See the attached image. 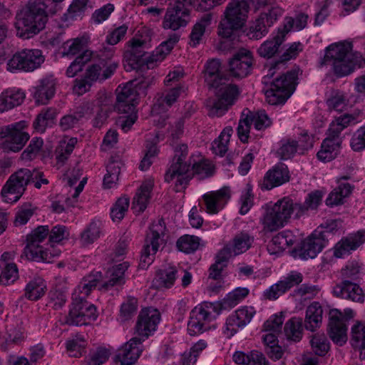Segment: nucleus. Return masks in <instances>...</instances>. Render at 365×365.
Here are the masks:
<instances>
[{"label": "nucleus", "mask_w": 365, "mask_h": 365, "mask_svg": "<svg viewBox=\"0 0 365 365\" xmlns=\"http://www.w3.org/2000/svg\"><path fill=\"white\" fill-rule=\"evenodd\" d=\"M363 233L358 232L356 234L349 235L348 237L342 238L334 247V256L341 257L349 254L350 251L356 250L363 244Z\"/></svg>", "instance_id": "obj_31"}, {"label": "nucleus", "mask_w": 365, "mask_h": 365, "mask_svg": "<svg viewBox=\"0 0 365 365\" xmlns=\"http://www.w3.org/2000/svg\"><path fill=\"white\" fill-rule=\"evenodd\" d=\"M285 35L279 29L277 34L272 38L265 41L257 48L258 54L263 58H271L279 50V46L284 42Z\"/></svg>", "instance_id": "obj_37"}, {"label": "nucleus", "mask_w": 365, "mask_h": 365, "mask_svg": "<svg viewBox=\"0 0 365 365\" xmlns=\"http://www.w3.org/2000/svg\"><path fill=\"white\" fill-rule=\"evenodd\" d=\"M249 293L246 288H237L233 292L229 293L221 304L224 309L232 308L236 306L242 299H244Z\"/></svg>", "instance_id": "obj_63"}, {"label": "nucleus", "mask_w": 365, "mask_h": 365, "mask_svg": "<svg viewBox=\"0 0 365 365\" xmlns=\"http://www.w3.org/2000/svg\"><path fill=\"white\" fill-rule=\"evenodd\" d=\"M97 318L96 307L84 300L82 297H76L71 304L65 323L73 326L88 324Z\"/></svg>", "instance_id": "obj_12"}, {"label": "nucleus", "mask_w": 365, "mask_h": 365, "mask_svg": "<svg viewBox=\"0 0 365 365\" xmlns=\"http://www.w3.org/2000/svg\"><path fill=\"white\" fill-rule=\"evenodd\" d=\"M24 98V93L21 91L9 90L5 91L0 96V106H3L1 110H9L19 106Z\"/></svg>", "instance_id": "obj_45"}, {"label": "nucleus", "mask_w": 365, "mask_h": 365, "mask_svg": "<svg viewBox=\"0 0 365 365\" xmlns=\"http://www.w3.org/2000/svg\"><path fill=\"white\" fill-rule=\"evenodd\" d=\"M232 133L233 130L231 126L225 127L221 132L218 138L214 140L212 149L217 155L223 156L226 153Z\"/></svg>", "instance_id": "obj_55"}, {"label": "nucleus", "mask_w": 365, "mask_h": 365, "mask_svg": "<svg viewBox=\"0 0 365 365\" xmlns=\"http://www.w3.org/2000/svg\"><path fill=\"white\" fill-rule=\"evenodd\" d=\"M46 287L42 279H34L26 284L24 297L29 300L36 301L45 294Z\"/></svg>", "instance_id": "obj_50"}, {"label": "nucleus", "mask_w": 365, "mask_h": 365, "mask_svg": "<svg viewBox=\"0 0 365 365\" xmlns=\"http://www.w3.org/2000/svg\"><path fill=\"white\" fill-rule=\"evenodd\" d=\"M333 292L335 296L353 302L363 303L364 294L361 288L349 280H344L334 287Z\"/></svg>", "instance_id": "obj_28"}, {"label": "nucleus", "mask_w": 365, "mask_h": 365, "mask_svg": "<svg viewBox=\"0 0 365 365\" xmlns=\"http://www.w3.org/2000/svg\"><path fill=\"white\" fill-rule=\"evenodd\" d=\"M347 327L343 321L342 313L336 309L329 312L328 334L335 344L342 346L347 341Z\"/></svg>", "instance_id": "obj_20"}, {"label": "nucleus", "mask_w": 365, "mask_h": 365, "mask_svg": "<svg viewBox=\"0 0 365 365\" xmlns=\"http://www.w3.org/2000/svg\"><path fill=\"white\" fill-rule=\"evenodd\" d=\"M303 280V276L297 272H291L286 277L272 285L264 293V296L269 300H274L289 290L294 286L299 285Z\"/></svg>", "instance_id": "obj_21"}, {"label": "nucleus", "mask_w": 365, "mask_h": 365, "mask_svg": "<svg viewBox=\"0 0 365 365\" xmlns=\"http://www.w3.org/2000/svg\"><path fill=\"white\" fill-rule=\"evenodd\" d=\"M42 51L38 49H23L13 55L7 61V70L10 72L32 71L44 62Z\"/></svg>", "instance_id": "obj_11"}, {"label": "nucleus", "mask_w": 365, "mask_h": 365, "mask_svg": "<svg viewBox=\"0 0 365 365\" xmlns=\"http://www.w3.org/2000/svg\"><path fill=\"white\" fill-rule=\"evenodd\" d=\"M116 71V64L114 63H109L107 68L98 62L93 63L86 68L85 76L92 83L99 81L103 82L110 78Z\"/></svg>", "instance_id": "obj_30"}, {"label": "nucleus", "mask_w": 365, "mask_h": 365, "mask_svg": "<svg viewBox=\"0 0 365 365\" xmlns=\"http://www.w3.org/2000/svg\"><path fill=\"white\" fill-rule=\"evenodd\" d=\"M102 274L100 272L91 273V274L85 277L81 282L78 289L81 294L84 296H88L91 291L96 288L97 284L101 280Z\"/></svg>", "instance_id": "obj_62"}, {"label": "nucleus", "mask_w": 365, "mask_h": 365, "mask_svg": "<svg viewBox=\"0 0 365 365\" xmlns=\"http://www.w3.org/2000/svg\"><path fill=\"white\" fill-rule=\"evenodd\" d=\"M46 306L54 309L61 308L66 302V293L63 289L55 288L48 293Z\"/></svg>", "instance_id": "obj_64"}, {"label": "nucleus", "mask_w": 365, "mask_h": 365, "mask_svg": "<svg viewBox=\"0 0 365 365\" xmlns=\"http://www.w3.org/2000/svg\"><path fill=\"white\" fill-rule=\"evenodd\" d=\"M299 68L297 67L277 78L265 92L266 100L269 105L284 104L295 90Z\"/></svg>", "instance_id": "obj_7"}, {"label": "nucleus", "mask_w": 365, "mask_h": 365, "mask_svg": "<svg viewBox=\"0 0 365 365\" xmlns=\"http://www.w3.org/2000/svg\"><path fill=\"white\" fill-rule=\"evenodd\" d=\"M302 49L303 46L300 42H294L291 44L290 46L280 56L279 59L269 68V71L270 72V75L272 76L274 74L273 70L278 64L287 62L292 58H295Z\"/></svg>", "instance_id": "obj_57"}, {"label": "nucleus", "mask_w": 365, "mask_h": 365, "mask_svg": "<svg viewBox=\"0 0 365 365\" xmlns=\"http://www.w3.org/2000/svg\"><path fill=\"white\" fill-rule=\"evenodd\" d=\"M308 18V15L303 13L297 14L294 19L289 16L286 17L284 21L283 27L279 28V29L285 36L293 28L300 31L306 27Z\"/></svg>", "instance_id": "obj_52"}, {"label": "nucleus", "mask_w": 365, "mask_h": 365, "mask_svg": "<svg viewBox=\"0 0 365 365\" xmlns=\"http://www.w3.org/2000/svg\"><path fill=\"white\" fill-rule=\"evenodd\" d=\"M230 198V190L227 187L205 193L202 195L205 211L209 214H217Z\"/></svg>", "instance_id": "obj_23"}, {"label": "nucleus", "mask_w": 365, "mask_h": 365, "mask_svg": "<svg viewBox=\"0 0 365 365\" xmlns=\"http://www.w3.org/2000/svg\"><path fill=\"white\" fill-rule=\"evenodd\" d=\"M143 339L138 336L130 339L118 349L115 361L120 365L134 364L143 351Z\"/></svg>", "instance_id": "obj_18"}, {"label": "nucleus", "mask_w": 365, "mask_h": 365, "mask_svg": "<svg viewBox=\"0 0 365 365\" xmlns=\"http://www.w3.org/2000/svg\"><path fill=\"white\" fill-rule=\"evenodd\" d=\"M294 237L289 230L279 232L274 235L267 245V250L271 255L282 252L287 247L294 243Z\"/></svg>", "instance_id": "obj_32"}, {"label": "nucleus", "mask_w": 365, "mask_h": 365, "mask_svg": "<svg viewBox=\"0 0 365 365\" xmlns=\"http://www.w3.org/2000/svg\"><path fill=\"white\" fill-rule=\"evenodd\" d=\"M284 332L287 339L293 341H299L303 335L302 319L292 317L284 325Z\"/></svg>", "instance_id": "obj_44"}, {"label": "nucleus", "mask_w": 365, "mask_h": 365, "mask_svg": "<svg viewBox=\"0 0 365 365\" xmlns=\"http://www.w3.org/2000/svg\"><path fill=\"white\" fill-rule=\"evenodd\" d=\"M350 344L352 348L359 351V357L364 359L362 351L365 349V324L356 320L351 327Z\"/></svg>", "instance_id": "obj_34"}, {"label": "nucleus", "mask_w": 365, "mask_h": 365, "mask_svg": "<svg viewBox=\"0 0 365 365\" xmlns=\"http://www.w3.org/2000/svg\"><path fill=\"white\" fill-rule=\"evenodd\" d=\"M312 349L316 355L324 356L329 349V343L323 334H316L310 340Z\"/></svg>", "instance_id": "obj_61"}, {"label": "nucleus", "mask_w": 365, "mask_h": 365, "mask_svg": "<svg viewBox=\"0 0 365 365\" xmlns=\"http://www.w3.org/2000/svg\"><path fill=\"white\" fill-rule=\"evenodd\" d=\"M233 360L240 365H268L264 355L255 350L248 353L236 351L233 355Z\"/></svg>", "instance_id": "obj_40"}, {"label": "nucleus", "mask_w": 365, "mask_h": 365, "mask_svg": "<svg viewBox=\"0 0 365 365\" xmlns=\"http://www.w3.org/2000/svg\"><path fill=\"white\" fill-rule=\"evenodd\" d=\"M160 320V314L158 309L151 307L143 309L135 325L138 337L145 341L154 331Z\"/></svg>", "instance_id": "obj_16"}, {"label": "nucleus", "mask_w": 365, "mask_h": 365, "mask_svg": "<svg viewBox=\"0 0 365 365\" xmlns=\"http://www.w3.org/2000/svg\"><path fill=\"white\" fill-rule=\"evenodd\" d=\"M352 187L349 183H341L334 189L326 200L328 206H334L342 204L344 199L348 197L351 192Z\"/></svg>", "instance_id": "obj_47"}, {"label": "nucleus", "mask_w": 365, "mask_h": 365, "mask_svg": "<svg viewBox=\"0 0 365 365\" xmlns=\"http://www.w3.org/2000/svg\"><path fill=\"white\" fill-rule=\"evenodd\" d=\"M57 112L55 108H48L43 110L38 114L34 121V128L40 133H43L48 126H51L54 123Z\"/></svg>", "instance_id": "obj_43"}, {"label": "nucleus", "mask_w": 365, "mask_h": 365, "mask_svg": "<svg viewBox=\"0 0 365 365\" xmlns=\"http://www.w3.org/2000/svg\"><path fill=\"white\" fill-rule=\"evenodd\" d=\"M176 245L179 250L185 253H191L198 248L200 238L196 236L185 235L178 240Z\"/></svg>", "instance_id": "obj_60"}, {"label": "nucleus", "mask_w": 365, "mask_h": 365, "mask_svg": "<svg viewBox=\"0 0 365 365\" xmlns=\"http://www.w3.org/2000/svg\"><path fill=\"white\" fill-rule=\"evenodd\" d=\"M352 44L348 41L332 43L327 47L325 54L321 59L320 66L329 64L337 76L350 74L356 66L360 68L364 61L359 53H353Z\"/></svg>", "instance_id": "obj_4"}, {"label": "nucleus", "mask_w": 365, "mask_h": 365, "mask_svg": "<svg viewBox=\"0 0 365 365\" xmlns=\"http://www.w3.org/2000/svg\"><path fill=\"white\" fill-rule=\"evenodd\" d=\"M202 74L205 82L210 88H218L229 81L227 70L222 69L218 59L208 61L204 66Z\"/></svg>", "instance_id": "obj_19"}, {"label": "nucleus", "mask_w": 365, "mask_h": 365, "mask_svg": "<svg viewBox=\"0 0 365 365\" xmlns=\"http://www.w3.org/2000/svg\"><path fill=\"white\" fill-rule=\"evenodd\" d=\"M136 97V91L132 88V85L125 86L117 95L115 110L123 115L137 113L135 103Z\"/></svg>", "instance_id": "obj_24"}, {"label": "nucleus", "mask_w": 365, "mask_h": 365, "mask_svg": "<svg viewBox=\"0 0 365 365\" xmlns=\"http://www.w3.org/2000/svg\"><path fill=\"white\" fill-rule=\"evenodd\" d=\"M215 89L217 98L210 107L209 115L212 117H220L237 100L240 95V89L237 85L226 83Z\"/></svg>", "instance_id": "obj_14"}, {"label": "nucleus", "mask_w": 365, "mask_h": 365, "mask_svg": "<svg viewBox=\"0 0 365 365\" xmlns=\"http://www.w3.org/2000/svg\"><path fill=\"white\" fill-rule=\"evenodd\" d=\"M340 147L341 144L339 143L325 138L322 143L321 150L317 153L318 159L323 162H329L334 159Z\"/></svg>", "instance_id": "obj_48"}, {"label": "nucleus", "mask_w": 365, "mask_h": 365, "mask_svg": "<svg viewBox=\"0 0 365 365\" xmlns=\"http://www.w3.org/2000/svg\"><path fill=\"white\" fill-rule=\"evenodd\" d=\"M191 0H175L170 3L163 22L165 29L176 31L185 26L190 20Z\"/></svg>", "instance_id": "obj_10"}, {"label": "nucleus", "mask_w": 365, "mask_h": 365, "mask_svg": "<svg viewBox=\"0 0 365 365\" xmlns=\"http://www.w3.org/2000/svg\"><path fill=\"white\" fill-rule=\"evenodd\" d=\"M232 256V250L230 246H225L217 255L216 260L209 269V277L218 279L221 277L222 271L227 267L228 259Z\"/></svg>", "instance_id": "obj_38"}, {"label": "nucleus", "mask_w": 365, "mask_h": 365, "mask_svg": "<svg viewBox=\"0 0 365 365\" xmlns=\"http://www.w3.org/2000/svg\"><path fill=\"white\" fill-rule=\"evenodd\" d=\"M255 314V311L252 307H245L237 309L235 314L227 319L225 332L229 336H233L237 331L238 328L243 327L250 323Z\"/></svg>", "instance_id": "obj_25"}, {"label": "nucleus", "mask_w": 365, "mask_h": 365, "mask_svg": "<svg viewBox=\"0 0 365 365\" xmlns=\"http://www.w3.org/2000/svg\"><path fill=\"white\" fill-rule=\"evenodd\" d=\"M26 190V187L23 185L19 180L13 178L11 175L4 186L1 194L3 196L8 197L10 200L17 201L23 195Z\"/></svg>", "instance_id": "obj_46"}, {"label": "nucleus", "mask_w": 365, "mask_h": 365, "mask_svg": "<svg viewBox=\"0 0 365 365\" xmlns=\"http://www.w3.org/2000/svg\"><path fill=\"white\" fill-rule=\"evenodd\" d=\"M210 309H214L212 304L210 305L195 307L190 312V320L187 323V332L195 336L207 329V323L212 318Z\"/></svg>", "instance_id": "obj_17"}, {"label": "nucleus", "mask_w": 365, "mask_h": 365, "mask_svg": "<svg viewBox=\"0 0 365 365\" xmlns=\"http://www.w3.org/2000/svg\"><path fill=\"white\" fill-rule=\"evenodd\" d=\"M182 91V87L178 86L170 89L165 96L158 97L153 106L152 111L158 114L166 110L177 101Z\"/></svg>", "instance_id": "obj_39"}, {"label": "nucleus", "mask_w": 365, "mask_h": 365, "mask_svg": "<svg viewBox=\"0 0 365 365\" xmlns=\"http://www.w3.org/2000/svg\"><path fill=\"white\" fill-rule=\"evenodd\" d=\"M178 41V35L173 34L168 40L162 42L152 55H150L143 50V41L133 39L128 42V48L124 53V58L128 63L125 66L126 70L138 69L144 66L148 69L153 68L155 62L163 60Z\"/></svg>", "instance_id": "obj_3"}, {"label": "nucleus", "mask_w": 365, "mask_h": 365, "mask_svg": "<svg viewBox=\"0 0 365 365\" xmlns=\"http://www.w3.org/2000/svg\"><path fill=\"white\" fill-rule=\"evenodd\" d=\"M13 178L19 180L24 187L29 183H34V187L40 189L42 185H48V180L45 178L43 172L38 169L34 168L30 170L29 168H21L12 174Z\"/></svg>", "instance_id": "obj_27"}, {"label": "nucleus", "mask_w": 365, "mask_h": 365, "mask_svg": "<svg viewBox=\"0 0 365 365\" xmlns=\"http://www.w3.org/2000/svg\"><path fill=\"white\" fill-rule=\"evenodd\" d=\"M166 227L163 219L153 223L150 232L147 233L145 243L140 258V266L143 269L148 267L153 262V256L158 252L159 247L163 244Z\"/></svg>", "instance_id": "obj_9"}, {"label": "nucleus", "mask_w": 365, "mask_h": 365, "mask_svg": "<svg viewBox=\"0 0 365 365\" xmlns=\"http://www.w3.org/2000/svg\"><path fill=\"white\" fill-rule=\"evenodd\" d=\"M153 182L147 181L142 184L133 200V209L142 212L147 207L150 199V194L153 189Z\"/></svg>", "instance_id": "obj_41"}, {"label": "nucleus", "mask_w": 365, "mask_h": 365, "mask_svg": "<svg viewBox=\"0 0 365 365\" xmlns=\"http://www.w3.org/2000/svg\"><path fill=\"white\" fill-rule=\"evenodd\" d=\"M19 124L9 127L4 136L2 148L5 152H19L29 139V135L19 128Z\"/></svg>", "instance_id": "obj_22"}, {"label": "nucleus", "mask_w": 365, "mask_h": 365, "mask_svg": "<svg viewBox=\"0 0 365 365\" xmlns=\"http://www.w3.org/2000/svg\"><path fill=\"white\" fill-rule=\"evenodd\" d=\"M323 309L321 304L317 302H314L309 304L306 310L304 319L305 329L314 331L320 327L322 322Z\"/></svg>", "instance_id": "obj_33"}, {"label": "nucleus", "mask_w": 365, "mask_h": 365, "mask_svg": "<svg viewBox=\"0 0 365 365\" xmlns=\"http://www.w3.org/2000/svg\"><path fill=\"white\" fill-rule=\"evenodd\" d=\"M289 175L287 165L279 163L272 170L267 173L261 184V188L262 190H271L289 181Z\"/></svg>", "instance_id": "obj_26"}, {"label": "nucleus", "mask_w": 365, "mask_h": 365, "mask_svg": "<svg viewBox=\"0 0 365 365\" xmlns=\"http://www.w3.org/2000/svg\"><path fill=\"white\" fill-rule=\"evenodd\" d=\"M91 52L85 51L77 56L68 67L66 74L68 77H74L78 72L81 71L84 65L91 60Z\"/></svg>", "instance_id": "obj_59"}, {"label": "nucleus", "mask_w": 365, "mask_h": 365, "mask_svg": "<svg viewBox=\"0 0 365 365\" xmlns=\"http://www.w3.org/2000/svg\"><path fill=\"white\" fill-rule=\"evenodd\" d=\"M171 145L175 152L173 162L165 175V180L171 181L174 178H177L175 185V190L180 192L185 188L186 185L191 177L187 174L190 170L191 163L185 162V159L188 153L187 144L171 142Z\"/></svg>", "instance_id": "obj_6"}, {"label": "nucleus", "mask_w": 365, "mask_h": 365, "mask_svg": "<svg viewBox=\"0 0 365 365\" xmlns=\"http://www.w3.org/2000/svg\"><path fill=\"white\" fill-rule=\"evenodd\" d=\"M128 268V262H123L113 267L110 270V279L101 286L100 289L108 290L110 287L115 285L124 284V274Z\"/></svg>", "instance_id": "obj_42"}, {"label": "nucleus", "mask_w": 365, "mask_h": 365, "mask_svg": "<svg viewBox=\"0 0 365 365\" xmlns=\"http://www.w3.org/2000/svg\"><path fill=\"white\" fill-rule=\"evenodd\" d=\"M249 113L250 110L247 109L243 110L237 128L238 138L244 143L248 142L250 130L254 119Z\"/></svg>", "instance_id": "obj_51"}, {"label": "nucleus", "mask_w": 365, "mask_h": 365, "mask_svg": "<svg viewBox=\"0 0 365 365\" xmlns=\"http://www.w3.org/2000/svg\"><path fill=\"white\" fill-rule=\"evenodd\" d=\"M284 9L279 6L268 9L267 11L262 12L256 20L250 26L247 36L252 40H259L267 35L268 28L284 14Z\"/></svg>", "instance_id": "obj_13"}, {"label": "nucleus", "mask_w": 365, "mask_h": 365, "mask_svg": "<svg viewBox=\"0 0 365 365\" xmlns=\"http://www.w3.org/2000/svg\"><path fill=\"white\" fill-rule=\"evenodd\" d=\"M178 273L174 266L163 267L156 272L153 283L158 288H170L174 284Z\"/></svg>", "instance_id": "obj_35"}, {"label": "nucleus", "mask_w": 365, "mask_h": 365, "mask_svg": "<svg viewBox=\"0 0 365 365\" xmlns=\"http://www.w3.org/2000/svg\"><path fill=\"white\" fill-rule=\"evenodd\" d=\"M48 232V226H38L27 236L24 254L29 259L51 262L53 257L59 255V251L48 252V248H43L40 245L46 240Z\"/></svg>", "instance_id": "obj_8"}, {"label": "nucleus", "mask_w": 365, "mask_h": 365, "mask_svg": "<svg viewBox=\"0 0 365 365\" xmlns=\"http://www.w3.org/2000/svg\"><path fill=\"white\" fill-rule=\"evenodd\" d=\"M212 16L210 14H205L200 21L197 22L192 28V32L190 35V42L192 46H195L199 44L202 36H203L206 27L210 24Z\"/></svg>", "instance_id": "obj_54"}, {"label": "nucleus", "mask_w": 365, "mask_h": 365, "mask_svg": "<svg viewBox=\"0 0 365 365\" xmlns=\"http://www.w3.org/2000/svg\"><path fill=\"white\" fill-rule=\"evenodd\" d=\"M63 0H30L18 11L15 26L17 35L27 39L45 28L48 14H54Z\"/></svg>", "instance_id": "obj_2"}, {"label": "nucleus", "mask_w": 365, "mask_h": 365, "mask_svg": "<svg viewBox=\"0 0 365 365\" xmlns=\"http://www.w3.org/2000/svg\"><path fill=\"white\" fill-rule=\"evenodd\" d=\"M250 0H232L225 11V18L219 25L218 34L230 38L233 32L241 29L247 17Z\"/></svg>", "instance_id": "obj_5"}, {"label": "nucleus", "mask_w": 365, "mask_h": 365, "mask_svg": "<svg viewBox=\"0 0 365 365\" xmlns=\"http://www.w3.org/2000/svg\"><path fill=\"white\" fill-rule=\"evenodd\" d=\"M326 104L329 110L342 111L347 105L345 93L339 90H331L326 100Z\"/></svg>", "instance_id": "obj_49"}, {"label": "nucleus", "mask_w": 365, "mask_h": 365, "mask_svg": "<svg viewBox=\"0 0 365 365\" xmlns=\"http://www.w3.org/2000/svg\"><path fill=\"white\" fill-rule=\"evenodd\" d=\"M342 225V221L340 219H329L322 223L314 232H318V236L324 239V242L328 241L329 235L335 234Z\"/></svg>", "instance_id": "obj_56"}, {"label": "nucleus", "mask_w": 365, "mask_h": 365, "mask_svg": "<svg viewBox=\"0 0 365 365\" xmlns=\"http://www.w3.org/2000/svg\"><path fill=\"white\" fill-rule=\"evenodd\" d=\"M0 268L1 269L0 284L9 285L18 279V268L15 263L4 264V262H2Z\"/></svg>", "instance_id": "obj_58"}, {"label": "nucleus", "mask_w": 365, "mask_h": 365, "mask_svg": "<svg viewBox=\"0 0 365 365\" xmlns=\"http://www.w3.org/2000/svg\"><path fill=\"white\" fill-rule=\"evenodd\" d=\"M323 194L319 190L310 192L304 204L294 203L292 200L284 197L274 205H267L260 219L262 231L265 233L273 232L284 227L291 218L294 210L297 215H303L309 210H315L321 204Z\"/></svg>", "instance_id": "obj_1"}, {"label": "nucleus", "mask_w": 365, "mask_h": 365, "mask_svg": "<svg viewBox=\"0 0 365 365\" xmlns=\"http://www.w3.org/2000/svg\"><path fill=\"white\" fill-rule=\"evenodd\" d=\"M254 58L250 51L241 50L236 53L229 61L227 70L229 80L232 78L241 79L250 74Z\"/></svg>", "instance_id": "obj_15"}, {"label": "nucleus", "mask_w": 365, "mask_h": 365, "mask_svg": "<svg viewBox=\"0 0 365 365\" xmlns=\"http://www.w3.org/2000/svg\"><path fill=\"white\" fill-rule=\"evenodd\" d=\"M317 235L318 232H314L302 242L299 254L302 258L313 259L322 251L326 242Z\"/></svg>", "instance_id": "obj_29"}, {"label": "nucleus", "mask_w": 365, "mask_h": 365, "mask_svg": "<svg viewBox=\"0 0 365 365\" xmlns=\"http://www.w3.org/2000/svg\"><path fill=\"white\" fill-rule=\"evenodd\" d=\"M55 93V82L51 78H43L36 87L34 94L38 104H46Z\"/></svg>", "instance_id": "obj_36"}, {"label": "nucleus", "mask_w": 365, "mask_h": 365, "mask_svg": "<svg viewBox=\"0 0 365 365\" xmlns=\"http://www.w3.org/2000/svg\"><path fill=\"white\" fill-rule=\"evenodd\" d=\"M253 241L254 237L248 233L240 232L236 235L233 238L232 247H230L232 253L234 252V255H237L246 252L251 247Z\"/></svg>", "instance_id": "obj_53"}]
</instances>
